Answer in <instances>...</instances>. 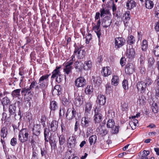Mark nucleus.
Returning <instances> with one entry per match:
<instances>
[{"mask_svg": "<svg viewBox=\"0 0 159 159\" xmlns=\"http://www.w3.org/2000/svg\"><path fill=\"white\" fill-rule=\"evenodd\" d=\"M50 75L46 74L42 76L39 80L38 85L35 87L36 90L41 89L44 96L46 95V90L48 86L47 81Z\"/></svg>", "mask_w": 159, "mask_h": 159, "instance_id": "obj_1", "label": "nucleus"}, {"mask_svg": "<svg viewBox=\"0 0 159 159\" xmlns=\"http://www.w3.org/2000/svg\"><path fill=\"white\" fill-rule=\"evenodd\" d=\"M61 66L56 67V69L52 72V80L55 79L58 83L60 82L62 80L63 75L61 74L59 69Z\"/></svg>", "mask_w": 159, "mask_h": 159, "instance_id": "obj_2", "label": "nucleus"}, {"mask_svg": "<svg viewBox=\"0 0 159 159\" xmlns=\"http://www.w3.org/2000/svg\"><path fill=\"white\" fill-rule=\"evenodd\" d=\"M29 131L26 129H23L20 130L18 135L19 139L22 143H24L28 141L30 137Z\"/></svg>", "mask_w": 159, "mask_h": 159, "instance_id": "obj_3", "label": "nucleus"}, {"mask_svg": "<svg viewBox=\"0 0 159 159\" xmlns=\"http://www.w3.org/2000/svg\"><path fill=\"white\" fill-rule=\"evenodd\" d=\"M17 104L18 106L20 105V102L18 101L14 104L10 105L9 106V117L14 118L16 116V107L15 105Z\"/></svg>", "mask_w": 159, "mask_h": 159, "instance_id": "obj_4", "label": "nucleus"}, {"mask_svg": "<svg viewBox=\"0 0 159 159\" xmlns=\"http://www.w3.org/2000/svg\"><path fill=\"white\" fill-rule=\"evenodd\" d=\"M81 46L78 47L76 46L75 47V50L74 52L73 55L71 57V59L70 60L69 62H72V64L73 63V61L75 60L74 59L75 58V55L76 54L77 52L78 56H77L79 59H81L83 58L84 57V55L82 54L81 55L80 54V51H81Z\"/></svg>", "mask_w": 159, "mask_h": 159, "instance_id": "obj_5", "label": "nucleus"}, {"mask_svg": "<svg viewBox=\"0 0 159 159\" xmlns=\"http://www.w3.org/2000/svg\"><path fill=\"white\" fill-rule=\"evenodd\" d=\"M125 43V40L123 38L118 37L115 39V48L117 49L121 47Z\"/></svg>", "mask_w": 159, "mask_h": 159, "instance_id": "obj_6", "label": "nucleus"}, {"mask_svg": "<svg viewBox=\"0 0 159 159\" xmlns=\"http://www.w3.org/2000/svg\"><path fill=\"white\" fill-rule=\"evenodd\" d=\"M86 81L83 77H80L76 79L75 81V84L77 87H84L86 84Z\"/></svg>", "mask_w": 159, "mask_h": 159, "instance_id": "obj_7", "label": "nucleus"}, {"mask_svg": "<svg viewBox=\"0 0 159 159\" xmlns=\"http://www.w3.org/2000/svg\"><path fill=\"white\" fill-rule=\"evenodd\" d=\"M137 88L139 91L141 93H144L146 90V86L145 82L141 81L138 83L136 85Z\"/></svg>", "mask_w": 159, "mask_h": 159, "instance_id": "obj_8", "label": "nucleus"}, {"mask_svg": "<svg viewBox=\"0 0 159 159\" xmlns=\"http://www.w3.org/2000/svg\"><path fill=\"white\" fill-rule=\"evenodd\" d=\"M134 71V66L131 63L127 64L125 69V73L128 75L132 74Z\"/></svg>", "mask_w": 159, "mask_h": 159, "instance_id": "obj_9", "label": "nucleus"}, {"mask_svg": "<svg viewBox=\"0 0 159 159\" xmlns=\"http://www.w3.org/2000/svg\"><path fill=\"white\" fill-rule=\"evenodd\" d=\"M58 127V122L55 120H53L49 123L48 128L49 130L55 132Z\"/></svg>", "mask_w": 159, "mask_h": 159, "instance_id": "obj_10", "label": "nucleus"}, {"mask_svg": "<svg viewBox=\"0 0 159 159\" xmlns=\"http://www.w3.org/2000/svg\"><path fill=\"white\" fill-rule=\"evenodd\" d=\"M106 100V98L104 95H98L96 100L97 104L103 106L105 104Z\"/></svg>", "mask_w": 159, "mask_h": 159, "instance_id": "obj_11", "label": "nucleus"}, {"mask_svg": "<svg viewBox=\"0 0 159 159\" xmlns=\"http://www.w3.org/2000/svg\"><path fill=\"white\" fill-rule=\"evenodd\" d=\"M111 23V21L110 17L107 16L103 18L102 25L103 27L107 28L110 25Z\"/></svg>", "mask_w": 159, "mask_h": 159, "instance_id": "obj_12", "label": "nucleus"}, {"mask_svg": "<svg viewBox=\"0 0 159 159\" xmlns=\"http://www.w3.org/2000/svg\"><path fill=\"white\" fill-rule=\"evenodd\" d=\"M72 116H69V114L70 113L71 110L70 108L68 109L67 112L66 114V116L67 119L69 120H72L75 117L76 114V112L75 109L73 107L72 108V110H71Z\"/></svg>", "mask_w": 159, "mask_h": 159, "instance_id": "obj_13", "label": "nucleus"}, {"mask_svg": "<svg viewBox=\"0 0 159 159\" xmlns=\"http://www.w3.org/2000/svg\"><path fill=\"white\" fill-rule=\"evenodd\" d=\"M90 118L88 116L83 117L81 119V125L83 128H86L89 126L90 123Z\"/></svg>", "mask_w": 159, "mask_h": 159, "instance_id": "obj_14", "label": "nucleus"}, {"mask_svg": "<svg viewBox=\"0 0 159 159\" xmlns=\"http://www.w3.org/2000/svg\"><path fill=\"white\" fill-rule=\"evenodd\" d=\"M101 73L104 76L107 77L111 74L112 71L109 67H104L102 68Z\"/></svg>", "mask_w": 159, "mask_h": 159, "instance_id": "obj_15", "label": "nucleus"}, {"mask_svg": "<svg viewBox=\"0 0 159 159\" xmlns=\"http://www.w3.org/2000/svg\"><path fill=\"white\" fill-rule=\"evenodd\" d=\"M135 54L134 49L133 48L129 49L127 48L126 51V55L130 60L133 59L134 57Z\"/></svg>", "mask_w": 159, "mask_h": 159, "instance_id": "obj_16", "label": "nucleus"}, {"mask_svg": "<svg viewBox=\"0 0 159 159\" xmlns=\"http://www.w3.org/2000/svg\"><path fill=\"white\" fill-rule=\"evenodd\" d=\"M41 130V129L40 125L38 124L35 125L32 129L33 134L37 136H39L40 134Z\"/></svg>", "mask_w": 159, "mask_h": 159, "instance_id": "obj_17", "label": "nucleus"}, {"mask_svg": "<svg viewBox=\"0 0 159 159\" xmlns=\"http://www.w3.org/2000/svg\"><path fill=\"white\" fill-rule=\"evenodd\" d=\"M76 141V139L74 136H72L70 137L68 140L69 147L72 148H74L75 145Z\"/></svg>", "mask_w": 159, "mask_h": 159, "instance_id": "obj_18", "label": "nucleus"}, {"mask_svg": "<svg viewBox=\"0 0 159 159\" xmlns=\"http://www.w3.org/2000/svg\"><path fill=\"white\" fill-rule=\"evenodd\" d=\"M31 90L29 87H26L22 88L21 91V93L22 95H24L25 96L27 95H29L30 98H31L32 97L31 93Z\"/></svg>", "mask_w": 159, "mask_h": 159, "instance_id": "obj_19", "label": "nucleus"}, {"mask_svg": "<svg viewBox=\"0 0 159 159\" xmlns=\"http://www.w3.org/2000/svg\"><path fill=\"white\" fill-rule=\"evenodd\" d=\"M75 67L77 71L81 72L84 69V65L81 62L76 61L75 64Z\"/></svg>", "mask_w": 159, "mask_h": 159, "instance_id": "obj_20", "label": "nucleus"}, {"mask_svg": "<svg viewBox=\"0 0 159 159\" xmlns=\"http://www.w3.org/2000/svg\"><path fill=\"white\" fill-rule=\"evenodd\" d=\"M136 6V2L133 0H128L126 3L127 8L129 10L134 8Z\"/></svg>", "mask_w": 159, "mask_h": 159, "instance_id": "obj_21", "label": "nucleus"}, {"mask_svg": "<svg viewBox=\"0 0 159 159\" xmlns=\"http://www.w3.org/2000/svg\"><path fill=\"white\" fill-rule=\"evenodd\" d=\"M92 104L91 102H89L86 103L85 108V115L88 116L90 114L91 109L92 108Z\"/></svg>", "mask_w": 159, "mask_h": 159, "instance_id": "obj_22", "label": "nucleus"}, {"mask_svg": "<svg viewBox=\"0 0 159 159\" xmlns=\"http://www.w3.org/2000/svg\"><path fill=\"white\" fill-rule=\"evenodd\" d=\"M102 116L101 113H94V120L95 123H98L102 121Z\"/></svg>", "mask_w": 159, "mask_h": 159, "instance_id": "obj_23", "label": "nucleus"}, {"mask_svg": "<svg viewBox=\"0 0 159 159\" xmlns=\"http://www.w3.org/2000/svg\"><path fill=\"white\" fill-rule=\"evenodd\" d=\"M100 26L95 25L93 27V30L96 34L99 39L100 36L101 35V29L100 28Z\"/></svg>", "mask_w": 159, "mask_h": 159, "instance_id": "obj_24", "label": "nucleus"}, {"mask_svg": "<svg viewBox=\"0 0 159 159\" xmlns=\"http://www.w3.org/2000/svg\"><path fill=\"white\" fill-rule=\"evenodd\" d=\"M7 134L8 131L7 127L4 126L2 128L0 133L1 137L4 138L7 137Z\"/></svg>", "mask_w": 159, "mask_h": 159, "instance_id": "obj_25", "label": "nucleus"}, {"mask_svg": "<svg viewBox=\"0 0 159 159\" xmlns=\"http://www.w3.org/2000/svg\"><path fill=\"white\" fill-rule=\"evenodd\" d=\"M2 103L3 106V109L5 111L6 109L5 108V105H7L10 103V99L7 97L3 98L2 101Z\"/></svg>", "mask_w": 159, "mask_h": 159, "instance_id": "obj_26", "label": "nucleus"}, {"mask_svg": "<svg viewBox=\"0 0 159 159\" xmlns=\"http://www.w3.org/2000/svg\"><path fill=\"white\" fill-rule=\"evenodd\" d=\"M84 70H88L90 69L92 66L91 61L90 60L86 61L84 62Z\"/></svg>", "mask_w": 159, "mask_h": 159, "instance_id": "obj_27", "label": "nucleus"}, {"mask_svg": "<svg viewBox=\"0 0 159 159\" xmlns=\"http://www.w3.org/2000/svg\"><path fill=\"white\" fill-rule=\"evenodd\" d=\"M68 64L66 66L65 68L64 69V70L65 72L67 75H68L71 71L72 67L71 65H72V62H68Z\"/></svg>", "mask_w": 159, "mask_h": 159, "instance_id": "obj_28", "label": "nucleus"}, {"mask_svg": "<svg viewBox=\"0 0 159 159\" xmlns=\"http://www.w3.org/2000/svg\"><path fill=\"white\" fill-rule=\"evenodd\" d=\"M148 46L147 41L145 39L143 40L141 44V48L142 51H146L148 48Z\"/></svg>", "mask_w": 159, "mask_h": 159, "instance_id": "obj_29", "label": "nucleus"}, {"mask_svg": "<svg viewBox=\"0 0 159 159\" xmlns=\"http://www.w3.org/2000/svg\"><path fill=\"white\" fill-rule=\"evenodd\" d=\"M149 153L150 152L148 151L143 150L140 153V159H148L147 156Z\"/></svg>", "mask_w": 159, "mask_h": 159, "instance_id": "obj_30", "label": "nucleus"}, {"mask_svg": "<svg viewBox=\"0 0 159 159\" xmlns=\"http://www.w3.org/2000/svg\"><path fill=\"white\" fill-rule=\"evenodd\" d=\"M92 80L93 81L94 84L97 85H99L102 82L101 78L99 76H93Z\"/></svg>", "mask_w": 159, "mask_h": 159, "instance_id": "obj_31", "label": "nucleus"}, {"mask_svg": "<svg viewBox=\"0 0 159 159\" xmlns=\"http://www.w3.org/2000/svg\"><path fill=\"white\" fill-rule=\"evenodd\" d=\"M119 82V77L114 75L112 77L111 80V84L114 86H116L118 85Z\"/></svg>", "mask_w": 159, "mask_h": 159, "instance_id": "obj_32", "label": "nucleus"}, {"mask_svg": "<svg viewBox=\"0 0 159 159\" xmlns=\"http://www.w3.org/2000/svg\"><path fill=\"white\" fill-rule=\"evenodd\" d=\"M81 97L79 96L75 98L74 102L76 106L79 107L82 104L83 100H81Z\"/></svg>", "mask_w": 159, "mask_h": 159, "instance_id": "obj_33", "label": "nucleus"}, {"mask_svg": "<svg viewBox=\"0 0 159 159\" xmlns=\"http://www.w3.org/2000/svg\"><path fill=\"white\" fill-rule=\"evenodd\" d=\"M20 89H17L14 90L11 93V95L13 97H19L20 96Z\"/></svg>", "mask_w": 159, "mask_h": 159, "instance_id": "obj_34", "label": "nucleus"}, {"mask_svg": "<svg viewBox=\"0 0 159 159\" xmlns=\"http://www.w3.org/2000/svg\"><path fill=\"white\" fill-rule=\"evenodd\" d=\"M58 107L57 103L55 101H53L51 102L50 103V108L51 111H54Z\"/></svg>", "mask_w": 159, "mask_h": 159, "instance_id": "obj_35", "label": "nucleus"}, {"mask_svg": "<svg viewBox=\"0 0 159 159\" xmlns=\"http://www.w3.org/2000/svg\"><path fill=\"white\" fill-rule=\"evenodd\" d=\"M102 106L97 104L96 106H95V107H94V113H100L102 114V109L101 108Z\"/></svg>", "mask_w": 159, "mask_h": 159, "instance_id": "obj_36", "label": "nucleus"}, {"mask_svg": "<svg viewBox=\"0 0 159 159\" xmlns=\"http://www.w3.org/2000/svg\"><path fill=\"white\" fill-rule=\"evenodd\" d=\"M100 16L102 17L105 15H110V14L109 10L108 9L105 10L104 8H102L100 10Z\"/></svg>", "mask_w": 159, "mask_h": 159, "instance_id": "obj_37", "label": "nucleus"}, {"mask_svg": "<svg viewBox=\"0 0 159 159\" xmlns=\"http://www.w3.org/2000/svg\"><path fill=\"white\" fill-rule=\"evenodd\" d=\"M154 4L153 2L150 0L146 1L145 3V6L146 8L148 9H152L153 7Z\"/></svg>", "mask_w": 159, "mask_h": 159, "instance_id": "obj_38", "label": "nucleus"}, {"mask_svg": "<svg viewBox=\"0 0 159 159\" xmlns=\"http://www.w3.org/2000/svg\"><path fill=\"white\" fill-rule=\"evenodd\" d=\"M93 86L89 85H88L86 88L85 91L86 94H90L92 93L93 91Z\"/></svg>", "mask_w": 159, "mask_h": 159, "instance_id": "obj_39", "label": "nucleus"}, {"mask_svg": "<svg viewBox=\"0 0 159 159\" xmlns=\"http://www.w3.org/2000/svg\"><path fill=\"white\" fill-rule=\"evenodd\" d=\"M97 139V137L95 135H92L89 138V141L91 145L94 144Z\"/></svg>", "mask_w": 159, "mask_h": 159, "instance_id": "obj_40", "label": "nucleus"}, {"mask_svg": "<svg viewBox=\"0 0 159 159\" xmlns=\"http://www.w3.org/2000/svg\"><path fill=\"white\" fill-rule=\"evenodd\" d=\"M107 127L109 128H112L115 125V122L112 119H109L107 124Z\"/></svg>", "mask_w": 159, "mask_h": 159, "instance_id": "obj_41", "label": "nucleus"}, {"mask_svg": "<svg viewBox=\"0 0 159 159\" xmlns=\"http://www.w3.org/2000/svg\"><path fill=\"white\" fill-rule=\"evenodd\" d=\"M135 42V40L133 36L131 35L128 37V40L127 41V43L129 45H131L134 44Z\"/></svg>", "mask_w": 159, "mask_h": 159, "instance_id": "obj_42", "label": "nucleus"}, {"mask_svg": "<svg viewBox=\"0 0 159 159\" xmlns=\"http://www.w3.org/2000/svg\"><path fill=\"white\" fill-rule=\"evenodd\" d=\"M155 62L154 58L152 57H150L148 59V67L150 68H153L152 66Z\"/></svg>", "mask_w": 159, "mask_h": 159, "instance_id": "obj_43", "label": "nucleus"}, {"mask_svg": "<svg viewBox=\"0 0 159 159\" xmlns=\"http://www.w3.org/2000/svg\"><path fill=\"white\" fill-rule=\"evenodd\" d=\"M111 128V132L112 134H116L118 133L119 128V126L114 125Z\"/></svg>", "mask_w": 159, "mask_h": 159, "instance_id": "obj_44", "label": "nucleus"}, {"mask_svg": "<svg viewBox=\"0 0 159 159\" xmlns=\"http://www.w3.org/2000/svg\"><path fill=\"white\" fill-rule=\"evenodd\" d=\"M58 137L60 144L63 145L66 141L65 136L64 135H61Z\"/></svg>", "mask_w": 159, "mask_h": 159, "instance_id": "obj_45", "label": "nucleus"}, {"mask_svg": "<svg viewBox=\"0 0 159 159\" xmlns=\"http://www.w3.org/2000/svg\"><path fill=\"white\" fill-rule=\"evenodd\" d=\"M49 142L50 143L52 150H55L57 148V145L55 141H54L52 139L49 140Z\"/></svg>", "mask_w": 159, "mask_h": 159, "instance_id": "obj_46", "label": "nucleus"}, {"mask_svg": "<svg viewBox=\"0 0 159 159\" xmlns=\"http://www.w3.org/2000/svg\"><path fill=\"white\" fill-rule=\"evenodd\" d=\"M152 111L154 113H156L158 112V107L157 104L156 103H154L152 104Z\"/></svg>", "mask_w": 159, "mask_h": 159, "instance_id": "obj_47", "label": "nucleus"}, {"mask_svg": "<svg viewBox=\"0 0 159 159\" xmlns=\"http://www.w3.org/2000/svg\"><path fill=\"white\" fill-rule=\"evenodd\" d=\"M136 125L132 121H129L128 124L127 126L126 129H129V127H130L132 129H135Z\"/></svg>", "mask_w": 159, "mask_h": 159, "instance_id": "obj_48", "label": "nucleus"}, {"mask_svg": "<svg viewBox=\"0 0 159 159\" xmlns=\"http://www.w3.org/2000/svg\"><path fill=\"white\" fill-rule=\"evenodd\" d=\"M144 82H145L146 87L151 85L152 83L151 79L148 77H146V79Z\"/></svg>", "mask_w": 159, "mask_h": 159, "instance_id": "obj_49", "label": "nucleus"}, {"mask_svg": "<svg viewBox=\"0 0 159 159\" xmlns=\"http://www.w3.org/2000/svg\"><path fill=\"white\" fill-rule=\"evenodd\" d=\"M140 62L141 64L144 63V61L145 60L144 54L143 52H142L140 53V57L139 58Z\"/></svg>", "mask_w": 159, "mask_h": 159, "instance_id": "obj_50", "label": "nucleus"}, {"mask_svg": "<svg viewBox=\"0 0 159 159\" xmlns=\"http://www.w3.org/2000/svg\"><path fill=\"white\" fill-rule=\"evenodd\" d=\"M153 53L154 55L157 57L159 56V46H157L154 48Z\"/></svg>", "mask_w": 159, "mask_h": 159, "instance_id": "obj_51", "label": "nucleus"}, {"mask_svg": "<svg viewBox=\"0 0 159 159\" xmlns=\"http://www.w3.org/2000/svg\"><path fill=\"white\" fill-rule=\"evenodd\" d=\"M125 15L124 16V17H125V19L124 20V22L125 24V23H127V22L129 21L130 19V17H129V13L127 12Z\"/></svg>", "mask_w": 159, "mask_h": 159, "instance_id": "obj_52", "label": "nucleus"}, {"mask_svg": "<svg viewBox=\"0 0 159 159\" xmlns=\"http://www.w3.org/2000/svg\"><path fill=\"white\" fill-rule=\"evenodd\" d=\"M128 82L127 80H124L122 82V86L125 89H127L128 88Z\"/></svg>", "mask_w": 159, "mask_h": 159, "instance_id": "obj_53", "label": "nucleus"}, {"mask_svg": "<svg viewBox=\"0 0 159 159\" xmlns=\"http://www.w3.org/2000/svg\"><path fill=\"white\" fill-rule=\"evenodd\" d=\"M86 43L88 44L90 40L92 39V35L91 34H88L86 37Z\"/></svg>", "mask_w": 159, "mask_h": 159, "instance_id": "obj_54", "label": "nucleus"}, {"mask_svg": "<svg viewBox=\"0 0 159 159\" xmlns=\"http://www.w3.org/2000/svg\"><path fill=\"white\" fill-rule=\"evenodd\" d=\"M62 103L65 106L67 105L69 103L68 99L65 97H63L62 98Z\"/></svg>", "mask_w": 159, "mask_h": 159, "instance_id": "obj_55", "label": "nucleus"}, {"mask_svg": "<svg viewBox=\"0 0 159 159\" xmlns=\"http://www.w3.org/2000/svg\"><path fill=\"white\" fill-rule=\"evenodd\" d=\"M65 112V110L64 108H62V109L60 108L59 112L60 117H62L63 116H64Z\"/></svg>", "mask_w": 159, "mask_h": 159, "instance_id": "obj_56", "label": "nucleus"}, {"mask_svg": "<svg viewBox=\"0 0 159 159\" xmlns=\"http://www.w3.org/2000/svg\"><path fill=\"white\" fill-rule=\"evenodd\" d=\"M10 143L12 146H15L17 144V139L16 138H13L11 141Z\"/></svg>", "mask_w": 159, "mask_h": 159, "instance_id": "obj_57", "label": "nucleus"}, {"mask_svg": "<svg viewBox=\"0 0 159 159\" xmlns=\"http://www.w3.org/2000/svg\"><path fill=\"white\" fill-rule=\"evenodd\" d=\"M121 106L122 107V110L123 111L126 110L128 108V104L125 102H124L123 104H122Z\"/></svg>", "mask_w": 159, "mask_h": 159, "instance_id": "obj_58", "label": "nucleus"}, {"mask_svg": "<svg viewBox=\"0 0 159 159\" xmlns=\"http://www.w3.org/2000/svg\"><path fill=\"white\" fill-rule=\"evenodd\" d=\"M154 13L155 15V16L159 18V8L156 7L154 8Z\"/></svg>", "mask_w": 159, "mask_h": 159, "instance_id": "obj_59", "label": "nucleus"}, {"mask_svg": "<svg viewBox=\"0 0 159 159\" xmlns=\"http://www.w3.org/2000/svg\"><path fill=\"white\" fill-rule=\"evenodd\" d=\"M125 57H123L121 58L120 61V63L122 66H123L125 65Z\"/></svg>", "mask_w": 159, "mask_h": 159, "instance_id": "obj_60", "label": "nucleus"}, {"mask_svg": "<svg viewBox=\"0 0 159 159\" xmlns=\"http://www.w3.org/2000/svg\"><path fill=\"white\" fill-rule=\"evenodd\" d=\"M37 84V83L36 81H33L31 83V84L29 87L31 90L32 88L35 87V86H36Z\"/></svg>", "mask_w": 159, "mask_h": 159, "instance_id": "obj_61", "label": "nucleus"}, {"mask_svg": "<svg viewBox=\"0 0 159 159\" xmlns=\"http://www.w3.org/2000/svg\"><path fill=\"white\" fill-rule=\"evenodd\" d=\"M31 159H38L37 154L35 151H34L33 149L32 157Z\"/></svg>", "mask_w": 159, "mask_h": 159, "instance_id": "obj_62", "label": "nucleus"}, {"mask_svg": "<svg viewBox=\"0 0 159 159\" xmlns=\"http://www.w3.org/2000/svg\"><path fill=\"white\" fill-rule=\"evenodd\" d=\"M41 154L42 156H44L46 155L47 153V151L44 148L41 149Z\"/></svg>", "mask_w": 159, "mask_h": 159, "instance_id": "obj_63", "label": "nucleus"}, {"mask_svg": "<svg viewBox=\"0 0 159 159\" xmlns=\"http://www.w3.org/2000/svg\"><path fill=\"white\" fill-rule=\"evenodd\" d=\"M101 134L102 136L105 135L108 132L106 129H102L101 131Z\"/></svg>", "mask_w": 159, "mask_h": 159, "instance_id": "obj_64", "label": "nucleus"}]
</instances>
